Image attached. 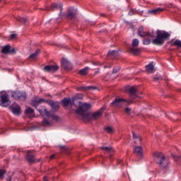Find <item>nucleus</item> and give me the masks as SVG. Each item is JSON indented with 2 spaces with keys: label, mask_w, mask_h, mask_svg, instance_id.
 <instances>
[{
  "label": "nucleus",
  "mask_w": 181,
  "mask_h": 181,
  "mask_svg": "<svg viewBox=\"0 0 181 181\" xmlns=\"http://www.w3.org/2000/svg\"><path fill=\"white\" fill-rule=\"evenodd\" d=\"M9 108H10L11 112L14 115H17V116L21 115V106L19 105H18V103H13Z\"/></svg>",
  "instance_id": "nucleus-9"
},
{
  "label": "nucleus",
  "mask_w": 181,
  "mask_h": 181,
  "mask_svg": "<svg viewBox=\"0 0 181 181\" xmlns=\"http://www.w3.org/2000/svg\"><path fill=\"white\" fill-rule=\"evenodd\" d=\"M93 64H97L96 63H93Z\"/></svg>",
  "instance_id": "nucleus-51"
},
{
  "label": "nucleus",
  "mask_w": 181,
  "mask_h": 181,
  "mask_svg": "<svg viewBox=\"0 0 181 181\" xmlns=\"http://www.w3.org/2000/svg\"><path fill=\"white\" fill-rule=\"evenodd\" d=\"M76 13L77 10L74 9L73 7H70L66 13V18L71 21V19H74V18H76Z\"/></svg>",
  "instance_id": "nucleus-15"
},
{
  "label": "nucleus",
  "mask_w": 181,
  "mask_h": 181,
  "mask_svg": "<svg viewBox=\"0 0 181 181\" xmlns=\"http://www.w3.org/2000/svg\"><path fill=\"white\" fill-rule=\"evenodd\" d=\"M78 91H89V90H95L94 86H81L77 88Z\"/></svg>",
  "instance_id": "nucleus-21"
},
{
  "label": "nucleus",
  "mask_w": 181,
  "mask_h": 181,
  "mask_svg": "<svg viewBox=\"0 0 181 181\" xmlns=\"http://www.w3.org/2000/svg\"><path fill=\"white\" fill-rule=\"evenodd\" d=\"M105 130L106 131V132H107V134H114L115 132L114 129H112L111 127H105Z\"/></svg>",
  "instance_id": "nucleus-33"
},
{
  "label": "nucleus",
  "mask_w": 181,
  "mask_h": 181,
  "mask_svg": "<svg viewBox=\"0 0 181 181\" xmlns=\"http://www.w3.org/2000/svg\"><path fill=\"white\" fill-rule=\"evenodd\" d=\"M133 152L139 159L144 158V148H142V146L134 147Z\"/></svg>",
  "instance_id": "nucleus-13"
},
{
  "label": "nucleus",
  "mask_w": 181,
  "mask_h": 181,
  "mask_svg": "<svg viewBox=\"0 0 181 181\" xmlns=\"http://www.w3.org/2000/svg\"><path fill=\"white\" fill-rule=\"evenodd\" d=\"M11 102L9 100V96L6 92L0 93V107H9L11 105Z\"/></svg>",
  "instance_id": "nucleus-7"
},
{
  "label": "nucleus",
  "mask_w": 181,
  "mask_h": 181,
  "mask_svg": "<svg viewBox=\"0 0 181 181\" xmlns=\"http://www.w3.org/2000/svg\"><path fill=\"white\" fill-rule=\"evenodd\" d=\"M83 94H77L74 97V100H83Z\"/></svg>",
  "instance_id": "nucleus-35"
},
{
  "label": "nucleus",
  "mask_w": 181,
  "mask_h": 181,
  "mask_svg": "<svg viewBox=\"0 0 181 181\" xmlns=\"http://www.w3.org/2000/svg\"><path fill=\"white\" fill-rule=\"evenodd\" d=\"M59 67L57 64L47 65L43 68L45 73H56L59 70Z\"/></svg>",
  "instance_id": "nucleus-12"
},
{
  "label": "nucleus",
  "mask_w": 181,
  "mask_h": 181,
  "mask_svg": "<svg viewBox=\"0 0 181 181\" xmlns=\"http://www.w3.org/2000/svg\"><path fill=\"white\" fill-rule=\"evenodd\" d=\"M163 8L158 7L153 10H150L148 12L149 13H153V15H156V13H160V12H163Z\"/></svg>",
  "instance_id": "nucleus-23"
},
{
  "label": "nucleus",
  "mask_w": 181,
  "mask_h": 181,
  "mask_svg": "<svg viewBox=\"0 0 181 181\" xmlns=\"http://www.w3.org/2000/svg\"><path fill=\"white\" fill-rule=\"evenodd\" d=\"M88 70H90V68L88 66L81 69L78 71V74H81V76H86V74H88Z\"/></svg>",
  "instance_id": "nucleus-22"
},
{
  "label": "nucleus",
  "mask_w": 181,
  "mask_h": 181,
  "mask_svg": "<svg viewBox=\"0 0 181 181\" xmlns=\"http://www.w3.org/2000/svg\"><path fill=\"white\" fill-rule=\"evenodd\" d=\"M162 81V76H156L153 78V81Z\"/></svg>",
  "instance_id": "nucleus-40"
},
{
  "label": "nucleus",
  "mask_w": 181,
  "mask_h": 181,
  "mask_svg": "<svg viewBox=\"0 0 181 181\" xmlns=\"http://www.w3.org/2000/svg\"><path fill=\"white\" fill-rule=\"evenodd\" d=\"M105 111V107H101L98 111L90 115L89 118L85 119L86 121H91V119H98L100 117H103V113Z\"/></svg>",
  "instance_id": "nucleus-8"
},
{
  "label": "nucleus",
  "mask_w": 181,
  "mask_h": 181,
  "mask_svg": "<svg viewBox=\"0 0 181 181\" xmlns=\"http://www.w3.org/2000/svg\"><path fill=\"white\" fill-rule=\"evenodd\" d=\"M118 56V51L117 50H109L107 52V57H110V59H115Z\"/></svg>",
  "instance_id": "nucleus-20"
},
{
  "label": "nucleus",
  "mask_w": 181,
  "mask_h": 181,
  "mask_svg": "<svg viewBox=\"0 0 181 181\" xmlns=\"http://www.w3.org/2000/svg\"><path fill=\"white\" fill-rule=\"evenodd\" d=\"M17 21L18 22H21V23H24L25 25H28V20L25 18L18 17V18H17Z\"/></svg>",
  "instance_id": "nucleus-29"
},
{
  "label": "nucleus",
  "mask_w": 181,
  "mask_h": 181,
  "mask_svg": "<svg viewBox=\"0 0 181 181\" xmlns=\"http://www.w3.org/2000/svg\"><path fill=\"white\" fill-rule=\"evenodd\" d=\"M34 112H35V110L31 107H27L25 110V115H32L33 114H34Z\"/></svg>",
  "instance_id": "nucleus-26"
},
{
  "label": "nucleus",
  "mask_w": 181,
  "mask_h": 181,
  "mask_svg": "<svg viewBox=\"0 0 181 181\" xmlns=\"http://www.w3.org/2000/svg\"><path fill=\"white\" fill-rule=\"evenodd\" d=\"M146 70L147 71H153V62H151L146 66Z\"/></svg>",
  "instance_id": "nucleus-28"
},
{
  "label": "nucleus",
  "mask_w": 181,
  "mask_h": 181,
  "mask_svg": "<svg viewBox=\"0 0 181 181\" xmlns=\"http://www.w3.org/2000/svg\"><path fill=\"white\" fill-rule=\"evenodd\" d=\"M40 54V49H37L34 53L31 54L29 56V59H32L33 60H34V59H36V57L38 56Z\"/></svg>",
  "instance_id": "nucleus-24"
},
{
  "label": "nucleus",
  "mask_w": 181,
  "mask_h": 181,
  "mask_svg": "<svg viewBox=\"0 0 181 181\" xmlns=\"http://www.w3.org/2000/svg\"><path fill=\"white\" fill-rule=\"evenodd\" d=\"M129 52L130 53H133V54H134L135 56H138V54L141 53V50H139V49L133 47L129 49Z\"/></svg>",
  "instance_id": "nucleus-25"
},
{
  "label": "nucleus",
  "mask_w": 181,
  "mask_h": 181,
  "mask_svg": "<svg viewBox=\"0 0 181 181\" xmlns=\"http://www.w3.org/2000/svg\"><path fill=\"white\" fill-rule=\"evenodd\" d=\"M91 108V104L90 103H83V102H79V107L76 110V113L77 115H81L83 119H86V118H90V113H86L88 110Z\"/></svg>",
  "instance_id": "nucleus-4"
},
{
  "label": "nucleus",
  "mask_w": 181,
  "mask_h": 181,
  "mask_svg": "<svg viewBox=\"0 0 181 181\" xmlns=\"http://www.w3.org/2000/svg\"><path fill=\"white\" fill-rule=\"evenodd\" d=\"M25 159L28 163H37V162H40V159L35 158V156L29 152L27 153Z\"/></svg>",
  "instance_id": "nucleus-14"
},
{
  "label": "nucleus",
  "mask_w": 181,
  "mask_h": 181,
  "mask_svg": "<svg viewBox=\"0 0 181 181\" xmlns=\"http://www.w3.org/2000/svg\"><path fill=\"white\" fill-rule=\"evenodd\" d=\"M129 93L132 100H135V98H137V97H139V98H142V96L139 95V92L136 90V88H135L134 86H132L129 89Z\"/></svg>",
  "instance_id": "nucleus-11"
},
{
  "label": "nucleus",
  "mask_w": 181,
  "mask_h": 181,
  "mask_svg": "<svg viewBox=\"0 0 181 181\" xmlns=\"http://www.w3.org/2000/svg\"><path fill=\"white\" fill-rule=\"evenodd\" d=\"M135 14V12H134V11L131 10L129 12V16H132V15H134Z\"/></svg>",
  "instance_id": "nucleus-43"
},
{
  "label": "nucleus",
  "mask_w": 181,
  "mask_h": 181,
  "mask_svg": "<svg viewBox=\"0 0 181 181\" xmlns=\"http://www.w3.org/2000/svg\"><path fill=\"white\" fill-rule=\"evenodd\" d=\"M132 134H133V138H134L135 142H136V141H139V142H141V137L139 136V135L136 134L134 132H132Z\"/></svg>",
  "instance_id": "nucleus-32"
},
{
  "label": "nucleus",
  "mask_w": 181,
  "mask_h": 181,
  "mask_svg": "<svg viewBox=\"0 0 181 181\" xmlns=\"http://www.w3.org/2000/svg\"><path fill=\"white\" fill-rule=\"evenodd\" d=\"M42 103H47V104H49V105H50L52 110H54V111H58L59 108H60V103L54 100H46L43 98H40L39 100H34L32 102L33 107H35L37 111L40 112V115H46V117H48V118H52L55 121H59L58 116L54 115V113L48 112L45 106H40V104H42Z\"/></svg>",
  "instance_id": "nucleus-1"
},
{
  "label": "nucleus",
  "mask_w": 181,
  "mask_h": 181,
  "mask_svg": "<svg viewBox=\"0 0 181 181\" xmlns=\"http://www.w3.org/2000/svg\"><path fill=\"white\" fill-rule=\"evenodd\" d=\"M54 158H56V155H55V154H52V155L50 156L49 159H54Z\"/></svg>",
  "instance_id": "nucleus-46"
},
{
  "label": "nucleus",
  "mask_w": 181,
  "mask_h": 181,
  "mask_svg": "<svg viewBox=\"0 0 181 181\" xmlns=\"http://www.w3.org/2000/svg\"><path fill=\"white\" fill-rule=\"evenodd\" d=\"M171 46H177V47L181 48V40H176L174 41L173 43L171 44Z\"/></svg>",
  "instance_id": "nucleus-31"
},
{
  "label": "nucleus",
  "mask_w": 181,
  "mask_h": 181,
  "mask_svg": "<svg viewBox=\"0 0 181 181\" xmlns=\"http://www.w3.org/2000/svg\"><path fill=\"white\" fill-rule=\"evenodd\" d=\"M11 98L16 100L17 101H26L28 95L26 92H22L21 90L12 91L11 95Z\"/></svg>",
  "instance_id": "nucleus-6"
},
{
  "label": "nucleus",
  "mask_w": 181,
  "mask_h": 181,
  "mask_svg": "<svg viewBox=\"0 0 181 181\" xmlns=\"http://www.w3.org/2000/svg\"><path fill=\"white\" fill-rule=\"evenodd\" d=\"M5 173H6L5 170H0V179H4V176L5 175Z\"/></svg>",
  "instance_id": "nucleus-37"
},
{
  "label": "nucleus",
  "mask_w": 181,
  "mask_h": 181,
  "mask_svg": "<svg viewBox=\"0 0 181 181\" xmlns=\"http://www.w3.org/2000/svg\"><path fill=\"white\" fill-rule=\"evenodd\" d=\"M111 67H112V64H110L109 66L105 65V66H104V69H111Z\"/></svg>",
  "instance_id": "nucleus-44"
},
{
  "label": "nucleus",
  "mask_w": 181,
  "mask_h": 181,
  "mask_svg": "<svg viewBox=\"0 0 181 181\" xmlns=\"http://www.w3.org/2000/svg\"><path fill=\"white\" fill-rule=\"evenodd\" d=\"M140 94H142V92H140Z\"/></svg>",
  "instance_id": "nucleus-52"
},
{
  "label": "nucleus",
  "mask_w": 181,
  "mask_h": 181,
  "mask_svg": "<svg viewBox=\"0 0 181 181\" xmlns=\"http://www.w3.org/2000/svg\"><path fill=\"white\" fill-rule=\"evenodd\" d=\"M1 52L3 54H11L15 53V49L13 48L11 49V45H8L2 47Z\"/></svg>",
  "instance_id": "nucleus-17"
},
{
  "label": "nucleus",
  "mask_w": 181,
  "mask_h": 181,
  "mask_svg": "<svg viewBox=\"0 0 181 181\" xmlns=\"http://www.w3.org/2000/svg\"><path fill=\"white\" fill-rule=\"evenodd\" d=\"M129 105L134 104V100L124 99L122 98L117 97L111 103L112 107H117V108H121L124 104Z\"/></svg>",
  "instance_id": "nucleus-5"
},
{
  "label": "nucleus",
  "mask_w": 181,
  "mask_h": 181,
  "mask_svg": "<svg viewBox=\"0 0 181 181\" xmlns=\"http://www.w3.org/2000/svg\"><path fill=\"white\" fill-rule=\"evenodd\" d=\"M42 124L44 125V127H50V122H49V120L44 119L42 120Z\"/></svg>",
  "instance_id": "nucleus-34"
},
{
  "label": "nucleus",
  "mask_w": 181,
  "mask_h": 181,
  "mask_svg": "<svg viewBox=\"0 0 181 181\" xmlns=\"http://www.w3.org/2000/svg\"><path fill=\"white\" fill-rule=\"evenodd\" d=\"M132 46L133 47H138V46H139V40H138V38H135L132 40Z\"/></svg>",
  "instance_id": "nucleus-30"
},
{
  "label": "nucleus",
  "mask_w": 181,
  "mask_h": 181,
  "mask_svg": "<svg viewBox=\"0 0 181 181\" xmlns=\"http://www.w3.org/2000/svg\"><path fill=\"white\" fill-rule=\"evenodd\" d=\"M43 181H49V177H47V176H45L43 177Z\"/></svg>",
  "instance_id": "nucleus-45"
},
{
  "label": "nucleus",
  "mask_w": 181,
  "mask_h": 181,
  "mask_svg": "<svg viewBox=\"0 0 181 181\" xmlns=\"http://www.w3.org/2000/svg\"><path fill=\"white\" fill-rule=\"evenodd\" d=\"M153 160L158 165H159L160 168H162L163 169H166V168L169 166V163H170L165 155L160 152L154 153Z\"/></svg>",
  "instance_id": "nucleus-3"
},
{
  "label": "nucleus",
  "mask_w": 181,
  "mask_h": 181,
  "mask_svg": "<svg viewBox=\"0 0 181 181\" xmlns=\"http://www.w3.org/2000/svg\"><path fill=\"white\" fill-rule=\"evenodd\" d=\"M138 35L141 37H146V36H148L149 37H153V35H152L151 33L144 31V26H141L139 28Z\"/></svg>",
  "instance_id": "nucleus-16"
},
{
  "label": "nucleus",
  "mask_w": 181,
  "mask_h": 181,
  "mask_svg": "<svg viewBox=\"0 0 181 181\" xmlns=\"http://www.w3.org/2000/svg\"><path fill=\"white\" fill-rule=\"evenodd\" d=\"M119 67H117V68H114L113 69V71L112 72V74H117V73L118 72V71L119 70Z\"/></svg>",
  "instance_id": "nucleus-39"
},
{
  "label": "nucleus",
  "mask_w": 181,
  "mask_h": 181,
  "mask_svg": "<svg viewBox=\"0 0 181 181\" xmlns=\"http://www.w3.org/2000/svg\"><path fill=\"white\" fill-rule=\"evenodd\" d=\"M63 107H69L73 104V100L71 98H64L62 101Z\"/></svg>",
  "instance_id": "nucleus-19"
},
{
  "label": "nucleus",
  "mask_w": 181,
  "mask_h": 181,
  "mask_svg": "<svg viewBox=\"0 0 181 181\" xmlns=\"http://www.w3.org/2000/svg\"><path fill=\"white\" fill-rule=\"evenodd\" d=\"M170 39V33L165 30H158L156 31V37L152 40V43L156 46H163L165 42H166V40H169Z\"/></svg>",
  "instance_id": "nucleus-2"
},
{
  "label": "nucleus",
  "mask_w": 181,
  "mask_h": 181,
  "mask_svg": "<svg viewBox=\"0 0 181 181\" xmlns=\"http://www.w3.org/2000/svg\"><path fill=\"white\" fill-rule=\"evenodd\" d=\"M100 149H102V151H104L105 152H107V153H110V152L112 151V148H111L110 146H103L100 148Z\"/></svg>",
  "instance_id": "nucleus-27"
},
{
  "label": "nucleus",
  "mask_w": 181,
  "mask_h": 181,
  "mask_svg": "<svg viewBox=\"0 0 181 181\" xmlns=\"http://www.w3.org/2000/svg\"><path fill=\"white\" fill-rule=\"evenodd\" d=\"M100 74V71L98 70L95 72V74Z\"/></svg>",
  "instance_id": "nucleus-49"
},
{
  "label": "nucleus",
  "mask_w": 181,
  "mask_h": 181,
  "mask_svg": "<svg viewBox=\"0 0 181 181\" xmlns=\"http://www.w3.org/2000/svg\"><path fill=\"white\" fill-rule=\"evenodd\" d=\"M56 9H60L59 15H62L63 11V4L61 3H54L49 7H45V11H56Z\"/></svg>",
  "instance_id": "nucleus-10"
},
{
  "label": "nucleus",
  "mask_w": 181,
  "mask_h": 181,
  "mask_svg": "<svg viewBox=\"0 0 181 181\" xmlns=\"http://www.w3.org/2000/svg\"><path fill=\"white\" fill-rule=\"evenodd\" d=\"M5 1V0H0V2H2V1Z\"/></svg>",
  "instance_id": "nucleus-50"
},
{
  "label": "nucleus",
  "mask_w": 181,
  "mask_h": 181,
  "mask_svg": "<svg viewBox=\"0 0 181 181\" xmlns=\"http://www.w3.org/2000/svg\"><path fill=\"white\" fill-rule=\"evenodd\" d=\"M61 64L64 70H70V69H71V64L66 59H62Z\"/></svg>",
  "instance_id": "nucleus-18"
},
{
  "label": "nucleus",
  "mask_w": 181,
  "mask_h": 181,
  "mask_svg": "<svg viewBox=\"0 0 181 181\" xmlns=\"http://www.w3.org/2000/svg\"><path fill=\"white\" fill-rule=\"evenodd\" d=\"M151 43V40L149 38H145L143 40V45H149Z\"/></svg>",
  "instance_id": "nucleus-36"
},
{
  "label": "nucleus",
  "mask_w": 181,
  "mask_h": 181,
  "mask_svg": "<svg viewBox=\"0 0 181 181\" xmlns=\"http://www.w3.org/2000/svg\"><path fill=\"white\" fill-rule=\"evenodd\" d=\"M61 149H66V146H60Z\"/></svg>",
  "instance_id": "nucleus-48"
},
{
  "label": "nucleus",
  "mask_w": 181,
  "mask_h": 181,
  "mask_svg": "<svg viewBox=\"0 0 181 181\" xmlns=\"http://www.w3.org/2000/svg\"><path fill=\"white\" fill-rule=\"evenodd\" d=\"M6 180H7V181H11V180H12V177H11V176L8 177L6 178Z\"/></svg>",
  "instance_id": "nucleus-47"
},
{
  "label": "nucleus",
  "mask_w": 181,
  "mask_h": 181,
  "mask_svg": "<svg viewBox=\"0 0 181 181\" xmlns=\"http://www.w3.org/2000/svg\"><path fill=\"white\" fill-rule=\"evenodd\" d=\"M17 38H18V35H16V34H11L10 35V39L13 40V39H17Z\"/></svg>",
  "instance_id": "nucleus-41"
},
{
  "label": "nucleus",
  "mask_w": 181,
  "mask_h": 181,
  "mask_svg": "<svg viewBox=\"0 0 181 181\" xmlns=\"http://www.w3.org/2000/svg\"><path fill=\"white\" fill-rule=\"evenodd\" d=\"M124 112H125V114H130L131 113V108H129V107H127V108H125L124 109Z\"/></svg>",
  "instance_id": "nucleus-42"
},
{
  "label": "nucleus",
  "mask_w": 181,
  "mask_h": 181,
  "mask_svg": "<svg viewBox=\"0 0 181 181\" xmlns=\"http://www.w3.org/2000/svg\"><path fill=\"white\" fill-rule=\"evenodd\" d=\"M175 160H176L177 163H181V156L175 157Z\"/></svg>",
  "instance_id": "nucleus-38"
}]
</instances>
